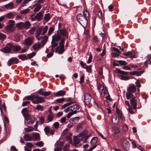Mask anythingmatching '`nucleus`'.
Instances as JSON below:
<instances>
[{"label": "nucleus", "mask_w": 151, "mask_h": 151, "mask_svg": "<svg viewBox=\"0 0 151 151\" xmlns=\"http://www.w3.org/2000/svg\"><path fill=\"white\" fill-rule=\"evenodd\" d=\"M27 99L31 100L33 104H37L45 102V100L42 96L38 95H29L27 96L23 99V100Z\"/></svg>", "instance_id": "f257e3e1"}, {"label": "nucleus", "mask_w": 151, "mask_h": 151, "mask_svg": "<svg viewBox=\"0 0 151 151\" xmlns=\"http://www.w3.org/2000/svg\"><path fill=\"white\" fill-rule=\"evenodd\" d=\"M48 29V27L46 25L44 27L40 26L38 27L37 29L36 33H35V36L38 40H40L42 36H40V35L41 34L42 35H44L47 32Z\"/></svg>", "instance_id": "f03ea898"}, {"label": "nucleus", "mask_w": 151, "mask_h": 151, "mask_svg": "<svg viewBox=\"0 0 151 151\" xmlns=\"http://www.w3.org/2000/svg\"><path fill=\"white\" fill-rule=\"evenodd\" d=\"M77 19L78 22L83 26L87 25L88 23V19L83 16L82 14H78L77 16Z\"/></svg>", "instance_id": "7ed1b4c3"}, {"label": "nucleus", "mask_w": 151, "mask_h": 151, "mask_svg": "<svg viewBox=\"0 0 151 151\" xmlns=\"http://www.w3.org/2000/svg\"><path fill=\"white\" fill-rule=\"evenodd\" d=\"M65 41V39L64 38H63L60 40V41L59 42V46L56 48L55 52L56 53L58 52L59 54H61L64 52V44Z\"/></svg>", "instance_id": "20e7f679"}, {"label": "nucleus", "mask_w": 151, "mask_h": 151, "mask_svg": "<svg viewBox=\"0 0 151 151\" xmlns=\"http://www.w3.org/2000/svg\"><path fill=\"white\" fill-rule=\"evenodd\" d=\"M14 24V21L12 20H9L8 22V25L5 27L6 30L8 32H13L15 29Z\"/></svg>", "instance_id": "39448f33"}, {"label": "nucleus", "mask_w": 151, "mask_h": 151, "mask_svg": "<svg viewBox=\"0 0 151 151\" xmlns=\"http://www.w3.org/2000/svg\"><path fill=\"white\" fill-rule=\"evenodd\" d=\"M13 47L12 43H8L6 44L4 47L1 49L0 51L5 53H9L11 52Z\"/></svg>", "instance_id": "423d86ee"}, {"label": "nucleus", "mask_w": 151, "mask_h": 151, "mask_svg": "<svg viewBox=\"0 0 151 151\" xmlns=\"http://www.w3.org/2000/svg\"><path fill=\"white\" fill-rule=\"evenodd\" d=\"M120 142L122 144L125 150H129V145L128 141L126 140L123 137L121 139Z\"/></svg>", "instance_id": "0eeeda50"}, {"label": "nucleus", "mask_w": 151, "mask_h": 151, "mask_svg": "<svg viewBox=\"0 0 151 151\" xmlns=\"http://www.w3.org/2000/svg\"><path fill=\"white\" fill-rule=\"evenodd\" d=\"M34 40V39L33 37H28L25 40L23 44L25 46L29 47L33 43Z\"/></svg>", "instance_id": "6e6552de"}, {"label": "nucleus", "mask_w": 151, "mask_h": 151, "mask_svg": "<svg viewBox=\"0 0 151 151\" xmlns=\"http://www.w3.org/2000/svg\"><path fill=\"white\" fill-rule=\"evenodd\" d=\"M91 99V95L88 92L86 93L85 94L84 98V102L86 105H88L90 103Z\"/></svg>", "instance_id": "1a4fd4ad"}, {"label": "nucleus", "mask_w": 151, "mask_h": 151, "mask_svg": "<svg viewBox=\"0 0 151 151\" xmlns=\"http://www.w3.org/2000/svg\"><path fill=\"white\" fill-rule=\"evenodd\" d=\"M26 120L28 121L27 124H33L35 121V119L34 117H32L29 114H28L24 117Z\"/></svg>", "instance_id": "9d476101"}, {"label": "nucleus", "mask_w": 151, "mask_h": 151, "mask_svg": "<svg viewBox=\"0 0 151 151\" xmlns=\"http://www.w3.org/2000/svg\"><path fill=\"white\" fill-rule=\"evenodd\" d=\"M38 93L42 96H46L50 95L51 92L50 91H46L45 89L41 88L39 91Z\"/></svg>", "instance_id": "9b49d317"}, {"label": "nucleus", "mask_w": 151, "mask_h": 151, "mask_svg": "<svg viewBox=\"0 0 151 151\" xmlns=\"http://www.w3.org/2000/svg\"><path fill=\"white\" fill-rule=\"evenodd\" d=\"M44 12L43 11H41L39 13H37L36 15L35 16V17L33 18V20H35L36 19H37L39 20H41L42 18L43 14Z\"/></svg>", "instance_id": "f8f14e48"}, {"label": "nucleus", "mask_w": 151, "mask_h": 151, "mask_svg": "<svg viewBox=\"0 0 151 151\" xmlns=\"http://www.w3.org/2000/svg\"><path fill=\"white\" fill-rule=\"evenodd\" d=\"M145 59L146 60L144 62V65L145 67H148V64L151 65V54L148 55Z\"/></svg>", "instance_id": "ddd939ff"}, {"label": "nucleus", "mask_w": 151, "mask_h": 151, "mask_svg": "<svg viewBox=\"0 0 151 151\" xmlns=\"http://www.w3.org/2000/svg\"><path fill=\"white\" fill-rule=\"evenodd\" d=\"M123 55L127 56H129L131 58H135L137 57L135 55V52L133 50L128 51L127 53L123 54Z\"/></svg>", "instance_id": "4468645a"}, {"label": "nucleus", "mask_w": 151, "mask_h": 151, "mask_svg": "<svg viewBox=\"0 0 151 151\" xmlns=\"http://www.w3.org/2000/svg\"><path fill=\"white\" fill-rule=\"evenodd\" d=\"M18 63V59L15 58H10L8 62V65L10 66L14 64H17Z\"/></svg>", "instance_id": "2eb2a0df"}, {"label": "nucleus", "mask_w": 151, "mask_h": 151, "mask_svg": "<svg viewBox=\"0 0 151 151\" xmlns=\"http://www.w3.org/2000/svg\"><path fill=\"white\" fill-rule=\"evenodd\" d=\"M32 139L34 140H40V136L39 133L34 132L32 135Z\"/></svg>", "instance_id": "dca6fc26"}, {"label": "nucleus", "mask_w": 151, "mask_h": 151, "mask_svg": "<svg viewBox=\"0 0 151 151\" xmlns=\"http://www.w3.org/2000/svg\"><path fill=\"white\" fill-rule=\"evenodd\" d=\"M79 108L78 106L75 104L70 106V110L71 111L73 112L74 113L76 114Z\"/></svg>", "instance_id": "f3484780"}, {"label": "nucleus", "mask_w": 151, "mask_h": 151, "mask_svg": "<svg viewBox=\"0 0 151 151\" xmlns=\"http://www.w3.org/2000/svg\"><path fill=\"white\" fill-rule=\"evenodd\" d=\"M144 72V70H141L139 71H134L131 72H129V73L131 75H137V76H140Z\"/></svg>", "instance_id": "a211bd4d"}, {"label": "nucleus", "mask_w": 151, "mask_h": 151, "mask_svg": "<svg viewBox=\"0 0 151 151\" xmlns=\"http://www.w3.org/2000/svg\"><path fill=\"white\" fill-rule=\"evenodd\" d=\"M135 86L134 85H130L127 88V91L131 93H134L136 91Z\"/></svg>", "instance_id": "6ab92c4d"}, {"label": "nucleus", "mask_w": 151, "mask_h": 151, "mask_svg": "<svg viewBox=\"0 0 151 151\" xmlns=\"http://www.w3.org/2000/svg\"><path fill=\"white\" fill-rule=\"evenodd\" d=\"M79 118L78 117H76L70 119L69 121V123L72 124H75L79 120Z\"/></svg>", "instance_id": "aec40b11"}, {"label": "nucleus", "mask_w": 151, "mask_h": 151, "mask_svg": "<svg viewBox=\"0 0 151 151\" xmlns=\"http://www.w3.org/2000/svg\"><path fill=\"white\" fill-rule=\"evenodd\" d=\"M61 38V36L59 34H58V33L57 35H55L52 36V40L56 41H58L60 40Z\"/></svg>", "instance_id": "412c9836"}, {"label": "nucleus", "mask_w": 151, "mask_h": 151, "mask_svg": "<svg viewBox=\"0 0 151 151\" xmlns=\"http://www.w3.org/2000/svg\"><path fill=\"white\" fill-rule=\"evenodd\" d=\"M135 97H133L130 100V103L133 106V108L134 109H136L137 108V103L135 102Z\"/></svg>", "instance_id": "4be33fe9"}, {"label": "nucleus", "mask_w": 151, "mask_h": 151, "mask_svg": "<svg viewBox=\"0 0 151 151\" xmlns=\"http://www.w3.org/2000/svg\"><path fill=\"white\" fill-rule=\"evenodd\" d=\"M65 94V92L63 90H60L54 94V95L56 96H63Z\"/></svg>", "instance_id": "5701e85b"}, {"label": "nucleus", "mask_w": 151, "mask_h": 151, "mask_svg": "<svg viewBox=\"0 0 151 151\" xmlns=\"http://www.w3.org/2000/svg\"><path fill=\"white\" fill-rule=\"evenodd\" d=\"M20 34L17 33L14 35V40L16 42H18L20 40Z\"/></svg>", "instance_id": "b1692460"}, {"label": "nucleus", "mask_w": 151, "mask_h": 151, "mask_svg": "<svg viewBox=\"0 0 151 151\" xmlns=\"http://www.w3.org/2000/svg\"><path fill=\"white\" fill-rule=\"evenodd\" d=\"M25 140L27 141H31L32 140V136H30L29 134H27L24 136Z\"/></svg>", "instance_id": "393cba45"}, {"label": "nucleus", "mask_w": 151, "mask_h": 151, "mask_svg": "<svg viewBox=\"0 0 151 151\" xmlns=\"http://www.w3.org/2000/svg\"><path fill=\"white\" fill-rule=\"evenodd\" d=\"M42 39V40L41 41V42L42 44V47H43L46 43L48 39V37L47 36H45L43 37H42V38L41 39Z\"/></svg>", "instance_id": "a878e982"}, {"label": "nucleus", "mask_w": 151, "mask_h": 151, "mask_svg": "<svg viewBox=\"0 0 151 151\" xmlns=\"http://www.w3.org/2000/svg\"><path fill=\"white\" fill-rule=\"evenodd\" d=\"M14 6L12 2H11L4 5V7L6 9H11L14 7Z\"/></svg>", "instance_id": "bb28decb"}, {"label": "nucleus", "mask_w": 151, "mask_h": 151, "mask_svg": "<svg viewBox=\"0 0 151 151\" xmlns=\"http://www.w3.org/2000/svg\"><path fill=\"white\" fill-rule=\"evenodd\" d=\"M101 94L103 96H105L106 95H107V99L110 96L109 93L108 91L106 88H105L102 91Z\"/></svg>", "instance_id": "cd10ccee"}, {"label": "nucleus", "mask_w": 151, "mask_h": 151, "mask_svg": "<svg viewBox=\"0 0 151 151\" xmlns=\"http://www.w3.org/2000/svg\"><path fill=\"white\" fill-rule=\"evenodd\" d=\"M27 127L24 128V130L26 132H29L33 131L34 128L32 127L29 126Z\"/></svg>", "instance_id": "c85d7f7f"}, {"label": "nucleus", "mask_w": 151, "mask_h": 151, "mask_svg": "<svg viewBox=\"0 0 151 151\" xmlns=\"http://www.w3.org/2000/svg\"><path fill=\"white\" fill-rule=\"evenodd\" d=\"M42 45L39 43H36L32 46V48L34 50H35L39 48L42 46Z\"/></svg>", "instance_id": "c756f323"}, {"label": "nucleus", "mask_w": 151, "mask_h": 151, "mask_svg": "<svg viewBox=\"0 0 151 151\" xmlns=\"http://www.w3.org/2000/svg\"><path fill=\"white\" fill-rule=\"evenodd\" d=\"M31 26V24L28 21H27L24 23L23 28L28 29Z\"/></svg>", "instance_id": "7c9ffc66"}, {"label": "nucleus", "mask_w": 151, "mask_h": 151, "mask_svg": "<svg viewBox=\"0 0 151 151\" xmlns=\"http://www.w3.org/2000/svg\"><path fill=\"white\" fill-rule=\"evenodd\" d=\"M24 22H20L16 24V26L17 28L19 29H22L23 28Z\"/></svg>", "instance_id": "2f4dec72"}, {"label": "nucleus", "mask_w": 151, "mask_h": 151, "mask_svg": "<svg viewBox=\"0 0 151 151\" xmlns=\"http://www.w3.org/2000/svg\"><path fill=\"white\" fill-rule=\"evenodd\" d=\"M34 5L35 6H36L34 10V12H35L39 11L41 8V5L40 4H37V3L35 4Z\"/></svg>", "instance_id": "473e14b6"}, {"label": "nucleus", "mask_w": 151, "mask_h": 151, "mask_svg": "<svg viewBox=\"0 0 151 151\" xmlns=\"http://www.w3.org/2000/svg\"><path fill=\"white\" fill-rule=\"evenodd\" d=\"M28 112V111L27 108H24L22 110V113L24 117L29 114Z\"/></svg>", "instance_id": "72a5a7b5"}, {"label": "nucleus", "mask_w": 151, "mask_h": 151, "mask_svg": "<svg viewBox=\"0 0 151 151\" xmlns=\"http://www.w3.org/2000/svg\"><path fill=\"white\" fill-rule=\"evenodd\" d=\"M13 47L12 48L13 50L15 51H18L21 50V47L19 45H13Z\"/></svg>", "instance_id": "f704fd0d"}, {"label": "nucleus", "mask_w": 151, "mask_h": 151, "mask_svg": "<svg viewBox=\"0 0 151 151\" xmlns=\"http://www.w3.org/2000/svg\"><path fill=\"white\" fill-rule=\"evenodd\" d=\"M97 140L98 139L97 137H93L91 141V145H96L95 144L96 143Z\"/></svg>", "instance_id": "c9c22d12"}, {"label": "nucleus", "mask_w": 151, "mask_h": 151, "mask_svg": "<svg viewBox=\"0 0 151 151\" xmlns=\"http://www.w3.org/2000/svg\"><path fill=\"white\" fill-rule=\"evenodd\" d=\"M67 32L66 30L65 29H60L59 31V34L61 35H62L63 36H65L66 35Z\"/></svg>", "instance_id": "e433bc0d"}, {"label": "nucleus", "mask_w": 151, "mask_h": 151, "mask_svg": "<svg viewBox=\"0 0 151 151\" xmlns=\"http://www.w3.org/2000/svg\"><path fill=\"white\" fill-rule=\"evenodd\" d=\"M116 112L117 114H118L119 116V119H122V114L120 111L119 109H118L117 107H116Z\"/></svg>", "instance_id": "4c0bfd02"}, {"label": "nucleus", "mask_w": 151, "mask_h": 151, "mask_svg": "<svg viewBox=\"0 0 151 151\" xmlns=\"http://www.w3.org/2000/svg\"><path fill=\"white\" fill-rule=\"evenodd\" d=\"M54 116L52 114H49L47 117V119L49 122H51L52 121L53 119Z\"/></svg>", "instance_id": "58836bf2"}, {"label": "nucleus", "mask_w": 151, "mask_h": 151, "mask_svg": "<svg viewBox=\"0 0 151 151\" xmlns=\"http://www.w3.org/2000/svg\"><path fill=\"white\" fill-rule=\"evenodd\" d=\"M119 119H117L116 117H114L112 118V122L115 124H117L119 122Z\"/></svg>", "instance_id": "ea45409f"}, {"label": "nucleus", "mask_w": 151, "mask_h": 151, "mask_svg": "<svg viewBox=\"0 0 151 151\" xmlns=\"http://www.w3.org/2000/svg\"><path fill=\"white\" fill-rule=\"evenodd\" d=\"M51 17L49 13L45 14L44 17V19L46 22H48L50 19Z\"/></svg>", "instance_id": "a19ab883"}, {"label": "nucleus", "mask_w": 151, "mask_h": 151, "mask_svg": "<svg viewBox=\"0 0 151 151\" xmlns=\"http://www.w3.org/2000/svg\"><path fill=\"white\" fill-rule=\"evenodd\" d=\"M18 58L22 60H24L27 59L28 58L26 55H22L18 56Z\"/></svg>", "instance_id": "79ce46f5"}, {"label": "nucleus", "mask_w": 151, "mask_h": 151, "mask_svg": "<svg viewBox=\"0 0 151 151\" xmlns=\"http://www.w3.org/2000/svg\"><path fill=\"white\" fill-rule=\"evenodd\" d=\"M132 93L127 91L126 93V97L127 99L129 100L130 98L133 96V95L132 94Z\"/></svg>", "instance_id": "37998d69"}, {"label": "nucleus", "mask_w": 151, "mask_h": 151, "mask_svg": "<svg viewBox=\"0 0 151 151\" xmlns=\"http://www.w3.org/2000/svg\"><path fill=\"white\" fill-rule=\"evenodd\" d=\"M64 144V142L63 141H61L58 145L57 148L60 150H62Z\"/></svg>", "instance_id": "c03bdc74"}, {"label": "nucleus", "mask_w": 151, "mask_h": 151, "mask_svg": "<svg viewBox=\"0 0 151 151\" xmlns=\"http://www.w3.org/2000/svg\"><path fill=\"white\" fill-rule=\"evenodd\" d=\"M30 9H26L23 10H21L20 12V13L21 14H24L28 13Z\"/></svg>", "instance_id": "a18cd8bd"}, {"label": "nucleus", "mask_w": 151, "mask_h": 151, "mask_svg": "<svg viewBox=\"0 0 151 151\" xmlns=\"http://www.w3.org/2000/svg\"><path fill=\"white\" fill-rule=\"evenodd\" d=\"M44 131L45 132L46 134L47 135L50 133V128L48 126H46L45 127L44 129Z\"/></svg>", "instance_id": "49530a36"}, {"label": "nucleus", "mask_w": 151, "mask_h": 151, "mask_svg": "<svg viewBox=\"0 0 151 151\" xmlns=\"http://www.w3.org/2000/svg\"><path fill=\"white\" fill-rule=\"evenodd\" d=\"M88 132L87 130H85L81 132L79 134L80 136L83 137L88 133Z\"/></svg>", "instance_id": "de8ad7c7"}, {"label": "nucleus", "mask_w": 151, "mask_h": 151, "mask_svg": "<svg viewBox=\"0 0 151 151\" xmlns=\"http://www.w3.org/2000/svg\"><path fill=\"white\" fill-rule=\"evenodd\" d=\"M35 109L37 110H40L41 111H42L44 110L43 106L40 105H37L36 107L35 108Z\"/></svg>", "instance_id": "09e8293b"}, {"label": "nucleus", "mask_w": 151, "mask_h": 151, "mask_svg": "<svg viewBox=\"0 0 151 151\" xmlns=\"http://www.w3.org/2000/svg\"><path fill=\"white\" fill-rule=\"evenodd\" d=\"M14 15L12 12L9 13L7 14L6 16V17L8 19H12L13 18Z\"/></svg>", "instance_id": "8fccbe9b"}, {"label": "nucleus", "mask_w": 151, "mask_h": 151, "mask_svg": "<svg viewBox=\"0 0 151 151\" xmlns=\"http://www.w3.org/2000/svg\"><path fill=\"white\" fill-rule=\"evenodd\" d=\"M51 44V47L52 48H54V47H56L58 45V43L54 42V40H52Z\"/></svg>", "instance_id": "3c124183"}, {"label": "nucleus", "mask_w": 151, "mask_h": 151, "mask_svg": "<svg viewBox=\"0 0 151 151\" xmlns=\"http://www.w3.org/2000/svg\"><path fill=\"white\" fill-rule=\"evenodd\" d=\"M83 14V16L87 18L89 16V13L86 10L84 11Z\"/></svg>", "instance_id": "603ef678"}, {"label": "nucleus", "mask_w": 151, "mask_h": 151, "mask_svg": "<svg viewBox=\"0 0 151 151\" xmlns=\"http://www.w3.org/2000/svg\"><path fill=\"white\" fill-rule=\"evenodd\" d=\"M70 149V145L69 144H66L63 148V151H68Z\"/></svg>", "instance_id": "864d4df0"}, {"label": "nucleus", "mask_w": 151, "mask_h": 151, "mask_svg": "<svg viewBox=\"0 0 151 151\" xmlns=\"http://www.w3.org/2000/svg\"><path fill=\"white\" fill-rule=\"evenodd\" d=\"M73 103V102H71L68 103H66L64 104L63 105H62V109H64L65 107L71 105Z\"/></svg>", "instance_id": "5fc2aeb1"}, {"label": "nucleus", "mask_w": 151, "mask_h": 151, "mask_svg": "<svg viewBox=\"0 0 151 151\" xmlns=\"http://www.w3.org/2000/svg\"><path fill=\"white\" fill-rule=\"evenodd\" d=\"M54 30V29L52 27H50L48 30V35H50Z\"/></svg>", "instance_id": "6e6d98bb"}, {"label": "nucleus", "mask_w": 151, "mask_h": 151, "mask_svg": "<svg viewBox=\"0 0 151 151\" xmlns=\"http://www.w3.org/2000/svg\"><path fill=\"white\" fill-rule=\"evenodd\" d=\"M117 62L121 65H125L127 64V63L125 61L120 60L117 61Z\"/></svg>", "instance_id": "4d7b16f0"}, {"label": "nucleus", "mask_w": 151, "mask_h": 151, "mask_svg": "<svg viewBox=\"0 0 151 151\" xmlns=\"http://www.w3.org/2000/svg\"><path fill=\"white\" fill-rule=\"evenodd\" d=\"M97 88L98 90H100L102 91L105 88H104L102 85L98 84L97 85Z\"/></svg>", "instance_id": "13d9d810"}, {"label": "nucleus", "mask_w": 151, "mask_h": 151, "mask_svg": "<svg viewBox=\"0 0 151 151\" xmlns=\"http://www.w3.org/2000/svg\"><path fill=\"white\" fill-rule=\"evenodd\" d=\"M72 135V134L70 133H69L67 135L66 139L68 141H71L72 138L70 136Z\"/></svg>", "instance_id": "bf43d9fd"}, {"label": "nucleus", "mask_w": 151, "mask_h": 151, "mask_svg": "<svg viewBox=\"0 0 151 151\" xmlns=\"http://www.w3.org/2000/svg\"><path fill=\"white\" fill-rule=\"evenodd\" d=\"M35 52H33L32 53L28 54V56L29 58H31L33 57L36 54Z\"/></svg>", "instance_id": "052dcab7"}, {"label": "nucleus", "mask_w": 151, "mask_h": 151, "mask_svg": "<svg viewBox=\"0 0 151 151\" xmlns=\"http://www.w3.org/2000/svg\"><path fill=\"white\" fill-rule=\"evenodd\" d=\"M6 37V35L0 32V39L1 40H4L5 39Z\"/></svg>", "instance_id": "680f3d73"}, {"label": "nucleus", "mask_w": 151, "mask_h": 151, "mask_svg": "<svg viewBox=\"0 0 151 151\" xmlns=\"http://www.w3.org/2000/svg\"><path fill=\"white\" fill-rule=\"evenodd\" d=\"M26 146L29 148H31L33 147V145L30 142H28L26 143Z\"/></svg>", "instance_id": "e2e57ef3"}, {"label": "nucleus", "mask_w": 151, "mask_h": 151, "mask_svg": "<svg viewBox=\"0 0 151 151\" xmlns=\"http://www.w3.org/2000/svg\"><path fill=\"white\" fill-rule=\"evenodd\" d=\"M36 145L39 147H41L43 145V143L42 141H40L37 142L36 144Z\"/></svg>", "instance_id": "0e129e2a"}, {"label": "nucleus", "mask_w": 151, "mask_h": 151, "mask_svg": "<svg viewBox=\"0 0 151 151\" xmlns=\"http://www.w3.org/2000/svg\"><path fill=\"white\" fill-rule=\"evenodd\" d=\"M35 30V27H32L29 30V32L30 34H32Z\"/></svg>", "instance_id": "69168bd1"}, {"label": "nucleus", "mask_w": 151, "mask_h": 151, "mask_svg": "<svg viewBox=\"0 0 151 151\" xmlns=\"http://www.w3.org/2000/svg\"><path fill=\"white\" fill-rule=\"evenodd\" d=\"M116 70L117 71V72L119 74H121L124 75V74L125 73V71H122V70H120L119 68H116Z\"/></svg>", "instance_id": "338daca9"}, {"label": "nucleus", "mask_w": 151, "mask_h": 151, "mask_svg": "<svg viewBox=\"0 0 151 151\" xmlns=\"http://www.w3.org/2000/svg\"><path fill=\"white\" fill-rule=\"evenodd\" d=\"M65 101V99L64 98H60L56 100V101L59 103H60Z\"/></svg>", "instance_id": "774afa93"}]
</instances>
